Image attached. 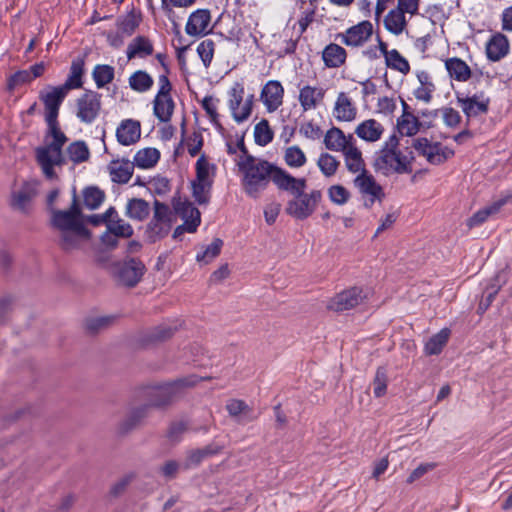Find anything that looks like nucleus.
Listing matches in <instances>:
<instances>
[{
    "instance_id": "obj_34",
    "label": "nucleus",
    "mask_w": 512,
    "mask_h": 512,
    "mask_svg": "<svg viewBox=\"0 0 512 512\" xmlns=\"http://www.w3.org/2000/svg\"><path fill=\"white\" fill-rule=\"evenodd\" d=\"M345 166L347 170L354 174H362L368 172L365 168V162L362 157V152L357 147L356 142L350 144L348 149L343 152Z\"/></svg>"
},
{
    "instance_id": "obj_25",
    "label": "nucleus",
    "mask_w": 512,
    "mask_h": 512,
    "mask_svg": "<svg viewBox=\"0 0 512 512\" xmlns=\"http://www.w3.org/2000/svg\"><path fill=\"white\" fill-rule=\"evenodd\" d=\"M39 181L30 180L23 183L18 191L12 193L11 206L26 212L29 204L38 193Z\"/></svg>"
},
{
    "instance_id": "obj_18",
    "label": "nucleus",
    "mask_w": 512,
    "mask_h": 512,
    "mask_svg": "<svg viewBox=\"0 0 512 512\" xmlns=\"http://www.w3.org/2000/svg\"><path fill=\"white\" fill-rule=\"evenodd\" d=\"M456 100L467 118L476 117L488 112L490 99L483 92L472 96L457 94Z\"/></svg>"
},
{
    "instance_id": "obj_19",
    "label": "nucleus",
    "mask_w": 512,
    "mask_h": 512,
    "mask_svg": "<svg viewBox=\"0 0 512 512\" xmlns=\"http://www.w3.org/2000/svg\"><path fill=\"white\" fill-rule=\"evenodd\" d=\"M211 13L208 9L193 11L185 25V32L191 37H203L211 31Z\"/></svg>"
},
{
    "instance_id": "obj_2",
    "label": "nucleus",
    "mask_w": 512,
    "mask_h": 512,
    "mask_svg": "<svg viewBox=\"0 0 512 512\" xmlns=\"http://www.w3.org/2000/svg\"><path fill=\"white\" fill-rule=\"evenodd\" d=\"M415 157L411 150L399 148V138L391 135L374 153L372 166L374 170L383 175L410 174L413 171Z\"/></svg>"
},
{
    "instance_id": "obj_24",
    "label": "nucleus",
    "mask_w": 512,
    "mask_h": 512,
    "mask_svg": "<svg viewBox=\"0 0 512 512\" xmlns=\"http://www.w3.org/2000/svg\"><path fill=\"white\" fill-rule=\"evenodd\" d=\"M357 106L345 92L337 95L333 107V116L339 122H353L357 118Z\"/></svg>"
},
{
    "instance_id": "obj_9",
    "label": "nucleus",
    "mask_w": 512,
    "mask_h": 512,
    "mask_svg": "<svg viewBox=\"0 0 512 512\" xmlns=\"http://www.w3.org/2000/svg\"><path fill=\"white\" fill-rule=\"evenodd\" d=\"M244 93V86L240 82H235L228 92V106L238 124L245 122L252 113L254 95L250 94L244 99Z\"/></svg>"
},
{
    "instance_id": "obj_31",
    "label": "nucleus",
    "mask_w": 512,
    "mask_h": 512,
    "mask_svg": "<svg viewBox=\"0 0 512 512\" xmlns=\"http://www.w3.org/2000/svg\"><path fill=\"white\" fill-rule=\"evenodd\" d=\"M108 171L113 182L126 184L133 175L134 164L128 159L113 160L108 165Z\"/></svg>"
},
{
    "instance_id": "obj_41",
    "label": "nucleus",
    "mask_w": 512,
    "mask_h": 512,
    "mask_svg": "<svg viewBox=\"0 0 512 512\" xmlns=\"http://www.w3.org/2000/svg\"><path fill=\"white\" fill-rule=\"evenodd\" d=\"M150 213V206L147 201L140 198H133L128 200L125 207V214L130 219L143 221Z\"/></svg>"
},
{
    "instance_id": "obj_11",
    "label": "nucleus",
    "mask_w": 512,
    "mask_h": 512,
    "mask_svg": "<svg viewBox=\"0 0 512 512\" xmlns=\"http://www.w3.org/2000/svg\"><path fill=\"white\" fill-rule=\"evenodd\" d=\"M76 117L81 123L91 124L101 111V95L95 91H86L76 99Z\"/></svg>"
},
{
    "instance_id": "obj_17",
    "label": "nucleus",
    "mask_w": 512,
    "mask_h": 512,
    "mask_svg": "<svg viewBox=\"0 0 512 512\" xmlns=\"http://www.w3.org/2000/svg\"><path fill=\"white\" fill-rule=\"evenodd\" d=\"M364 298L365 295L361 288L352 287L332 297L328 301L327 308L335 312H343L355 308L363 302Z\"/></svg>"
},
{
    "instance_id": "obj_36",
    "label": "nucleus",
    "mask_w": 512,
    "mask_h": 512,
    "mask_svg": "<svg viewBox=\"0 0 512 512\" xmlns=\"http://www.w3.org/2000/svg\"><path fill=\"white\" fill-rule=\"evenodd\" d=\"M160 159V152L153 147L140 149L134 155L132 163L140 169L153 168Z\"/></svg>"
},
{
    "instance_id": "obj_46",
    "label": "nucleus",
    "mask_w": 512,
    "mask_h": 512,
    "mask_svg": "<svg viewBox=\"0 0 512 512\" xmlns=\"http://www.w3.org/2000/svg\"><path fill=\"white\" fill-rule=\"evenodd\" d=\"M66 152L69 160L74 164L83 163L90 157V150L84 141L72 142Z\"/></svg>"
},
{
    "instance_id": "obj_13",
    "label": "nucleus",
    "mask_w": 512,
    "mask_h": 512,
    "mask_svg": "<svg viewBox=\"0 0 512 512\" xmlns=\"http://www.w3.org/2000/svg\"><path fill=\"white\" fill-rule=\"evenodd\" d=\"M353 183L366 207H371L376 201H382L385 196L382 186L369 172L358 174Z\"/></svg>"
},
{
    "instance_id": "obj_44",
    "label": "nucleus",
    "mask_w": 512,
    "mask_h": 512,
    "mask_svg": "<svg viewBox=\"0 0 512 512\" xmlns=\"http://www.w3.org/2000/svg\"><path fill=\"white\" fill-rule=\"evenodd\" d=\"M384 26L395 35L401 34L406 27L405 14L397 8L390 10L384 19Z\"/></svg>"
},
{
    "instance_id": "obj_26",
    "label": "nucleus",
    "mask_w": 512,
    "mask_h": 512,
    "mask_svg": "<svg viewBox=\"0 0 512 512\" xmlns=\"http://www.w3.org/2000/svg\"><path fill=\"white\" fill-rule=\"evenodd\" d=\"M326 90L320 86L304 85L299 90L298 101L304 112L315 110L325 97Z\"/></svg>"
},
{
    "instance_id": "obj_23",
    "label": "nucleus",
    "mask_w": 512,
    "mask_h": 512,
    "mask_svg": "<svg viewBox=\"0 0 512 512\" xmlns=\"http://www.w3.org/2000/svg\"><path fill=\"white\" fill-rule=\"evenodd\" d=\"M415 76L418 82V85L413 90V96L416 100L429 104L433 95L436 91V85L433 81L432 75L426 70H416Z\"/></svg>"
},
{
    "instance_id": "obj_4",
    "label": "nucleus",
    "mask_w": 512,
    "mask_h": 512,
    "mask_svg": "<svg viewBox=\"0 0 512 512\" xmlns=\"http://www.w3.org/2000/svg\"><path fill=\"white\" fill-rule=\"evenodd\" d=\"M198 379L195 376L180 378L173 382L164 383L147 389L148 405L131 411L127 420L122 424V430L127 431L136 425L146 413L148 406L162 407L179 397L184 388L194 386Z\"/></svg>"
},
{
    "instance_id": "obj_38",
    "label": "nucleus",
    "mask_w": 512,
    "mask_h": 512,
    "mask_svg": "<svg viewBox=\"0 0 512 512\" xmlns=\"http://www.w3.org/2000/svg\"><path fill=\"white\" fill-rule=\"evenodd\" d=\"M346 56V50L334 43L327 45L322 52L323 61L330 68L340 67L345 62Z\"/></svg>"
},
{
    "instance_id": "obj_42",
    "label": "nucleus",
    "mask_w": 512,
    "mask_h": 512,
    "mask_svg": "<svg viewBox=\"0 0 512 512\" xmlns=\"http://www.w3.org/2000/svg\"><path fill=\"white\" fill-rule=\"evenodd\" d=\"M216 166L211 164L205 155H201L196 161L194 181L206 182L213 184Z\"/></svg>"
},
{
    "instance_id": "obj_59",
    "label": "nucleus",
    "mask_w": 512,
    "mask_h": 512,
    "mask_svg": "<svg viewBox=\"0 0 512 512\" xmlns=\"http://www.w3.org/2000/svg\"><path fill=\"white\" fill-rule=\"evenodd\" d=\"M327 194L330 201L336 205H344L350 199V192L340 184L330 186Z\"/></svg>"
},
{
    "instance_id": "obj_60",
    "label": "nucleus",
    "mask_w": 512,
    "mask_h": 512,
    "mask_svg": "<svg viewBox=\"0 0 512 512\" xmlns=\"http://www.w3.org/2000/svg\"><path fill=\"white\" fill-rule=\"evenodd\" d=\"M31 81H33V76H31L29 70H19L8 78L7 88L12 91L16 87L30 83Z\"/></svg>"
},
{
    "instance_id": "obj_33",
    "label": "nucleus",
    "mask_w": 512,
    "mask_h": 512,
    "mask_svg": "<svg viewBox=\"0 0 512 512\" xmlns=\"http://www.w3.org/2000/svg\"><path fill=\"white\" fill-rule=\"evenodd\" d=\"M226 409L231 417L236 418V420L242 424L251 422L258 417L252 408L242 400L232 399L228 401Z\"/></svg>"
},
{
    "instance_id": "obj_45",
    "label": "nucleus",
    "mask_w": 512,
    "mask_h": 512,
    "mask_svg": "<svg viewBox=\"0 0 512 512\" xmlns=\"http://www.w3.org/2000/svg\"><path fill=\"white\" fill-rule=\"evenodd\" d=\"M114 76V67L107 64H97L92 71V77L97 88H103L110 84L113 81Z\"/></svg>"
},
{
    "instance_id": "obj_29",
    "label": "nucleus",
    "mask_w": 512,
    "mask_h": 512,
    "mask_svg": "<svg viewBox=\"0 0 512 512\" xmlns=\"http://www.w3.org/2000/svg\"><path fill=\"white\" fill-rule=\"evenodd\" d=\"M141 136L140 122L133 119L123 120L116 129L117 141L124 146L135 144Z\"/></svg>"
},
{
    "instance_id": "obj_48",
    "label": "nucleus",
    "mask_w": 512,
    "mask_h": 512,
    "mask_svg": "<svg viewBox=\"0 0 512 512\" xmlns=\"http://www.w3.org/2000/svg\"><path fill=\"white\" fill-rule=\"evenodd\" d=\"M223 241L215 238L209 245L204 247L196 255L197 262L208 264L213 261L221 252Z\"/></svg>"
},
{
    "instance_id": "obj_14",
    "label": "nucleus",
    "mask_w": 512,
    "mask_h": 512,
    "mask_svg": "<svg viewBox=\"0 0 512 512\" xmlns=\"http://www.w3.org/2000/svg\"><path fill=\"white\" fill-rule=\"evenodd\" d=\"M144 271L145 266L140 260L129 258L115 265L114 274L121 284L133 287L140 281Z\"/></svg>"
},
{
    "instance_id": "obj_43",
    "label": "nucleus",
    "mask_w": 512,
    "mask_h": 512,
    "mask_svg": "<svg viewBox=\"0 0 512 512\" xmlns=\"http://www.w3.org/2000/svg\"><path fill=\"white\" fill-rule=\"evenodd\" d=\"M451 331L448 328L441 329L426 342L424 351L427 355H438L447 344Z\"/></svg>"
},
{
    "instance_id": "obj_35",
    "label": "nucleus",
    "mask_w": 512,
    "mask_h": 512,
    "mask_svg": "<svg viewBox=\"0 0 512 512\" xmlns=\"http://www.w3.org/2000/svg\"><path fill=\"white\" fill-rule=\"evenodd\" d=\"M445 68L449 76L458 82H466L471 78L470 67L458 57L448 58L445 61Z\"/></svg>"
},
{
    "instance_id": "obj_58",
    "label": "nucleus",
    "mask_w": 512,
    "mask_h": 512,
    "mask_svg": "<svg viewBox=\"0 0 512 512\" xmlns=\"http://www.w3.org/2000/svg\"><path fill=\"white\" fill-rule=\"evenodd\" d=\"M388 376L387 371L384 367H379L376 371L373 380V393L375 397L379 398L387 392Z\"/></svg>"
},
{
    "instance_id": "obj_8",
    "label": "nucleus",
    "mask_w": 512,
    "mask_h": 512,
    "mask_svg": "<svg viewBox=\"0 0 512 512\" xmlns=\"http://www.w3.org/2000/svg\"><path fill=\"white\" fill-rule=\"evenodd\" d=\"M411 146L432 165L443 164L454 156L453 149L440 142L432 141L427 137L413 139Z\"/></svg>"
},
{
    "instance_id": "obj_30",
    "label": "nucleus",
    "mask_w": 512,
    "mask_h": 512,
    "mask_svg": "<svg viewBox=\"0 0 512 512\" xmlns=\"http://www.w3.org/2000/svg\"><path fill=\"white\" fill-rule=\"evenodd\" d=\"M154 52L153 42L146 36H136L133 38L126 49V56L128 60L135 58H147Z\"/></svg>"
},
{
    "instance_id": "obj_62",
    "label": "nucleus",
    "mask_w": 512,
    "mask_h": 512,
    "mask_svg": "<svg viewBox=\"0 0 512 512\" xmlns=\"http://www.w3.org/2000/svg\"><path fill=\"white\" fill-rule=\"evenodd\" d=\"M299 133L307 139L318 140L322 136V130L320 126L315 124L313 121H307L303 123L299 128Z\"/></svg>"
},
{
    "instance_id": "obj_37",
    "label": "nucleus",
    "mask_w": 512,
    "mask_h": 512,
    "mask_svg": "<svg viewBox=\"0 0 512 512\" xmlns=\"http://www.w3.org/2000/svg\"><path fill=\"white\" fill-rule=\"evenodd\" d=\"M84 59L81 57H78L74 59L70 66L69 75L64 83L62 85V88H65V90L68 92L70 89H78L82 87L83 81L82 77L84 74Z\"/></svg>"
},
{
    "instance_id": "obj_32",
    "label": "nucleus",
    "mask_w": 512,
    "mask_h": 512,
    "mask_svg": "<svg viewBox=\"0 0 512 512\" xmlns=\"http://www.w3.org/2000/svg\"><path fill=\"white\" fill-rule=\"evenodd\" d=\"M512 199L511 195L503 196L484 208L474 213L468 220L470 227L478 226L484 223L489 217L497 214L501 208Z\"/></svg>"
},
{
    "instance_id": "obj_21",
    "label": "nucleus",
    "mask_w": 512,
    "mask_h": 512,
    "mask_svg": "<svg viewBox=\"0 0 512 512\" xmlns=\"http://www.w3.org/2000/svg\"><path fill=\"white\" fill-rule=\"evenodd\" d=\"M273 182L280 189L291 193L294 197L305 191L307 182L305 178H295L283 169L277 168L273 173Z\"/></svg>"
},
{
    "instance_id": "obj_47",
    "label": "nucleus",
    "mask_w": 512,
    "mask_h": 512,
    "mask_svg": "<svg viewBox=\"0 0 512 512\" xmlns=\"http://www.w3.org/2000/svg\"><path fill=\"white\" fill-rule=\"evenodd\" d=\"M141 15L131 11L117 20V27L123 34L132 35L141 23Z\"/></svg>"
},
{
    "instance_id": "obj_61",
    "label": "nucleus",
    "mask_w": 512,
    "mask_h": 512,
    "mask_svg": "<svg viewBox=\"0 0 512 512\" xmlns=\"http://www.w3.org/2000/svg\"><path fill=\"white\" fill-rule=\"evenodd\" d=\"M444 124L450 128H456L461 123L460 113L452 107H442L440 109Z\"/></svg>"
},
{
    "instance_id": "obj_56",
    "label": "nucleus",
    "mask_w": 512,
    "mask_h": 512,
    "mask_svg": "<svg viewBox=\"0 0 512 512\" xmlns=\"http://www.w3.org/2000/svg\"><path fill=\"white\" fill-rule=\"evenodd\" d=\"M83 197L85 206L91 210H94L102 204L105 198V194L103 191L96 187H90L84 191Z\"/></svg>"
},
{
    "instance_id": "obj_57",
    "label": "nucleus",
    "mask_w": 512,
    "mask_h": 512,
    "mask_svg": "<svg viewBox=\"0 0 512 512\" xmlns=\"http://www.w3.org/2000/svg\"><path fill=\"white\" fill-rule=\"evenodd\" d=\"M215 43L211 39H206L200 42L197 46V53L203 62V65L208 68L213 60Z\"/></svg>"
},
{
    "instance_id": "obj_6",
    "label": "nucleus",
    "mask_w": 512,
    "mask_h": 512,
    "mask_svg": "<svg viewBox=\"0 0 512 512\" xmlns=\"http://www.w3.org/2000/svg\"><path fill=\"white\" fill-rule=\"evenodd\" d=\"M173 212L170 207L158 200L154 202L153 216L146 228L147 238L156 242L167 236L171 230Z\"/></svg>"
},
{
    "instance_id": "obj_55",
    "label": "nucleus",
    "mask_w": 512,
    "mask_h": 512,
    "mask_svg": "<svg viewBox=\"0 0 512 512\" xmlns=\"http://www.w3.org/2000/svg\"><path fill=\"white\" fill-rule=\"evenodd\" d=\"M115 321V316L103 315L91 317L86 320L85 327L91 333H96L109 327Z\"/></svg>"
},
{
    "instance_id": "obj_49",
    "label": "nucleus",
    "mask_w": 512,
    "mask_h": 512,
    "mask_svg": "<svg viewBox=\"0 0 512 512\" xmlns=\"http://www.w3.org/2000/svg\"><path fill=\"white\" fill-rule=\"evenodd\" d=\"M386 65L391 69L407 75L410 72V64L406 58H404L398 50L392 49L389 55L385 58Z\"/></svg>"
},
{
    "instance_id": "obj_20",
    "label": "nucleus",
    "mask_w": 512,
    "mask_h": 512,
    "mask_svg": "<svg viewBox=\"0 0 512 512\" xmlns=\"http://www.w3.org/2000/svg\"><path fill=\"white\" fill-rule=\"evenodd\" d=\"M283 97L284 88L277 80L268 81L260 93V100L269 113L275 112L283 104Z\"/></svg>"
},
{
    "instance_id": "obj_12",
    "label": "nucleus",
    "mask_w": 512,
    "mask_h": 512,
    "mask_svg": "<svg viewBox=\"0 0 512 512\" xmlns=\"http://www.w3.org/2000/svg\"><path fill=\"white\" fill-rule=\"evenodd\" d=\"M175 213L184 221L176 227L173 238L180 237L184 232L194 233L201 222L200 211L189 201H177L174 204Z\"/></svg>"
},
{
    "instance_id": "obj_15",
    "label": "nucleus",
    "mask_w": 512,
    "mask_h": 512,
    "mask_svg": "<svg viewBox=\"0 0 512 512\" xmlns=\"http://www.w3.org/2000/svg\"><path fill=\"white\" fill-rule=\"evenodd\" d=\"M67 91L61 86L49 87L47 91H41L39 98L45 106L46 124L58 122L60 106L65 99Z\"/></svg>"
},
{
    "instance_id": "obj_50",
    "label": "nucleus",
    "mask_w": 512,
    "mask_h": 512,
    "mask_svg": "<svg viewBox=\"0 0 512 512\" xmlns=\"http://www.w3.org/2000/svg\"><path fill=\"white\" fill-rule=\"evenodd\" d=\"M284 160L289 167L299 168L305 165L307 158L299 146L293 145L286 148L284 153Z\"/></svg>"
},
{
    "instance_id": "obj_54",
    "label": "nucleus",
    "mask_w": 512,
    "mask_h": 512,
    "mask_svg": "<svg viewBox=\"0 0 512 512\" xmlns=\"http://www.w3.org/2000/svg\"><path fill=\"white\" fill-rule=\"evenodd\" d=\"M339 161L336 159L335 156L329 154V153H322L320 154L317 165L320 169V171L326 176L331 177L333 176L339 167Z\"/></svg>"
},
{
    "instance_id": "obj_64",
    "label": "nucleus",
    "mask_w": 512,
    "mask_h": 512,
    "mask_svg": "<svg viewBox=\"0 0 512 512\" xmlns=\"http://www.w3.org/2000/svg\"><path fill=\"white\" fill-rule=\"evenodd\" d=\"M180 469V464L175 460H167L159 467L160 474L166 479H172Z\"/></svg>"
},
{
    "instance_id": "obj_16",
    "label": "nucleus",
    "mask_w": 512,
    "mask_h": 512,
    "mask_svg": "<svg viewBox=\"0 0 512 512\" xmlns=\"http://www.w3.org/2000/svg\"><path fill=\"white\" fill-rule=\"evenodd\" d=\"M373 31V24L368 20H363L340 33L338 38L346 46L360 47L372 37Z\"/></svg>"
},
{
    "instance_id": "obj_10",
    "label": "nucleus",
    "mask_w": 512,
    "mask_h": 512,
    "mask_svg": "<svg viewBox=\"0 0 512 512\" xmlns=\"http://www.w3.org/2000/svg\"><path fill=\"white\" fill-rule=\"evenodd\" d=\"M321 198L322 194L319 190H312L309 193H305L304 191L302 194L288 201L285 211L288 215L298 220L307 219L314 213Z\"/></svg>"
},
{
    "instance_id": "obj_40",
    "label": "nucleus",
    "mask_w": 512,
    "mask_h": 512,
    "mask_svg": "<svg viewBox=\"0 0 512 512\" xmlns=\"http://www.w3.org/2000/svg\"><path fill=\"white\" fill-rule=\"evenodd\" d=\"M129 87L138 93L148 92L154 84L153 77L145 70H137L128 78Z\"/></svg>"
},
{
    "instance_id": "obj_27",
    "label": "nucleus",
    "mask_w": 512,
    "mask_h": 512,
    "mask_svg": "<svg viewBox=\"0 0 512 512\" xmlns=\"http://www.w3.org/2000/svg\"><path fill=\"white\" fill-rule=\"evenodd\" d=\"M385 132L384 125L376 119L370 118L361 121L354 130V134L367 143L378 142Z\"/></svg>"
},
{
    "instance_id": "obj_51",
    "label": "nucleus",
    "mask_w": 512,
    "mask_h": 512,
    "mask_svg": "<svg viewBox=\"0 0 512 512\" xmlns=\"http://www.w3.org/2000/svg\"><path fill=\"white\" fill-rule=\"evenodd\" d=\"M106 228L110 234L121 238H130L134 233L133 227L122 218L109 220Z\"/></svg>"
},
{
    "instance_id": "obj_7",
    "label": "nucleus",
    "mask_w": 512,
    "mask_h": 512,
    "mask_svg": "<svg viewBox=\"0 0 512 512\" xmlns=\"http://www.w3.org/2000/svg\"><path fill=\"white\" fill-rule=\"evenodd\" d=\"M158 91L153 99V114L160 122H169L172 118L175 103L171 97L172 85L166 74L158 77Z\"/></svg>"
},
{
    "instance_id": "obj_63",
    "label": "nucleus",
    "mask_w": 512,
    "mask_h": 512,
    "mask_svg": "<svg viewBox=\"0 0 512 512\" xmlns=\"http://www.w3.org/2000/svg\"><path fill=\"white\" fill-rule=\"evenodd\" d=\"M174 333V329H172L168 325H160L155 327L149 334V341H162L170 338Z\"/></svg>"
},
{
    "instance_id": "obj_1",
    "label": "nucleus",
    "mask_w": 512,
    "mask_h": 512,
    "mask_svg": "<svg viewBox=\"0 0 512 512\" xmlns=\"http://www.w3.org/2000/svg\"><path fill=\"white\" fill-rule=\"evenodd\" d=\"M52 225L58 230L60 246L66 251L77 249L90 239V232L80 217L76 198L68 210L52 211Z\"/></svg>"
},
{
    "instance_id": "obj_3",
    "label": "nucleus",
    "mask_w": 512,
    "mask_h": 512,
    "mask_svg": "<svg viewBox=\"0 0 512 512\" xmlns=\"http://www.w3.org/2000/svg\"><path fill=\"white\" fill-rule=\"evenodd\" d=\"M67 141L68 138L61 130L59 122L47 124L43 144L35 150L37 163L46 178H56L54 167L65 163L63 147Z\"/></svg>"
},
{
    "instance_id": "obj_5",
    "label": "nucleus",
    "mask_w": 512,
    "mask_h": 512,
    "mask_svg": "<svg viewBox=\"0 0 512 512\" xmlns=\"http://www.w3.org/2000/svg\"><path fill=\"white\" fill-rule=\"evenodd\" d=\"M239 169L243 173L242 187L244 192L249 197L258 198L273 181L272 176L277 167L267 161L248 157L239 164Z\"/></svg>"
},
{
    "instance_id": "obj_53",
    "label": "nucleus",
    "mask_w": 512,
    "mask_h": 512,
    "mask_svg": "<svg viewBox=\"0 0 512 512\" xmlns=\"http://www.w3.org/2000/svg\"><path fill=\"white\" fill-rule=\"evenodd\" d=\"M211 183L191 181L192 196L198 204H207L210 199Z\"/></svg>"
},
{
    "instance_id": "obj_39",
    "label": "nucleus",
    "mask_w": 512,
    "mask_h": 512,
    "mask_svg": "<svg viewBox=\"0 0 512 512\" xmlns=\"http://www.w3.org/2000/svg\"><path fill=\"white\" fill-rule=\"evenodd\" d=\"M421 122L414 114L403 111L402 115L397 119V128L401 135L412 137L416 135L420 128Z\"/></svg>"
},
{
    "instance_id": "obj_52",
    "label": "nucleus",
    "mask_w": 512,
    "mask_h": 512,
    "mask_svg": "<svg viewBox=\"0 0 512 512\" xmlns=\"http://www.w3.org/2000/svg\"><path fill=\"white\" fill-rule=\"evenodd\" d=\"M274 133L266 119H262L254 127V139L260 146H266L273 140Z\"/></svg>"
},
{
    "instance_id": "obj_22",
    "label": "nucleus",
    "mask_w": 512,
    "mask_h": 512,
    "mask_svg": "<svg viewBox=\"0 0 512 512\" xmlns=\"http://www.w3.org/2000/svg\"><path fill=\"white\" fill-rule=\"evenodd\" d=\"M510 52V42L506 35L496 32L485 45L486 57L491 62H499Z\"/></svg>"
},
{
    "instance_id": "obj_28",
    "label": "nucleus",
    "mask_w": 512,
    "mask_h": 512,
    "mask_svg": "<svg viewBox=\"0 0 512 512\" xmlns=\"http://www.w3.org/2000/svg\"><path fill=\"white\" fill-rule=\"evenodd\" d=\"M356 141L353 134L345 135L338 127L330 128L324 136V145L328 150L335 152H344L348 146Z\"/></svg>"
}]
</instances>
